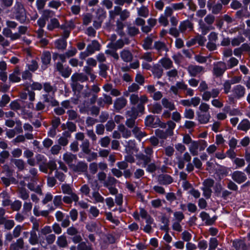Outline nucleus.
<instances>
[{"label": "nucleus", "mask_w": 250, "mask_h": 250, "mask_svg": "<svg viewBox=\"0 0 250 250\" xmlns=\"http://www.w3.org/2000/svg\"><path fill=\"white\" fill-rule=\"evenodd\" d=\"M43 90L46 93L42 95L43 101L53 106L57 105L58 102L54 99L56 88L49 83H45L43 84Z\"/></svg>", "instance_id": "nucleus-1"}, {"label": "nucleus", "mask_w": 250, "mask_h": 250, "mask_svg": "<svg viewBox=\"0 0 250 250\" xmlns=\"http://www.w3.org/2000/svg\"><path fill=\"white\" fill-rule=\"evenodd\" d=\"M14 13L16 18L21 22H23L26 20V13L23 5L20 2H16L14 7Z\"/></svg>", "instance_id": "nucleus-2"}, {"label": "nucleus", "mask_w": 250, "mask_h": 250, "mask_svg": "<svg viewBox=\"0 0 250 250\" xmlns=\"http://www.w3.org/2000/svg\"><path fill=\"white\" fill-rule=\"evenodd\" d=\"M245 94V88L240 84H238L233 86L231 90V94L229 97V100L232 101L234 99H240L244 97Z\"/></svg>", "instance_id": "nucleus-3"}, {"label": "nucleus", "mask_w": 250, "mask_h": 250, "mask_svg": "<svg viewBox=\"0 0 250 250\" xmlns=\"http://www.w3.org/2000/svg\"><path fill=\"white\" fill-rule=\"evenodd\" d=\"M227 69L226 64L223 62H218L214 63L213 73L217 76L223 75Z\"/></svg>", "instance_id": "nucleus-4"}, {"label": "nucleus", "mask_w": 250, "mask_h": 250, "mask_svg": "<svg viewBox=\"0 0 250 250\" xmlns=\"http://www.w3.org/2000/svg\"><path fill=\"white\" fill-rule=\"evenodd\" d=\"M144 110V106L142 104H138L137 107H133L130 110L127 111L128 117L136 119L139 113H142Z\"/></svg>", "instance_id": "nucleus-5"}, {"label": "nucleus", "mask_w": 250, "mask_h": 250, "mask_svg": "<svg viewBox=\"0 0 250 250\" xmlns=\"http://www.w3.org/2000/svg\"><path fill=\"white\" fill-rule=\"evenodd\" d=\"M137 164L142 167H146L151 161V158L149 155L143 153H139L137 155Z\"/></svg>", "instance_id": "nucleus-6"}, {"label": "nucleus", "mask_w": 250, "mask_h": 250, "mask_svg": "<svg viewBox=\"0 0 250 250\" xmlns=\"http://www.w3.org/2000/svg\"><path fill=\"white\" fill-rule=\"evenodd\" d=\"M196 115L197 120L202 124L208 123L210 118L209 112H196Z\"/></svg>", "instance_id": "nucleus-7"}, {"label": "nucleus", "mask_w": 250, "mask_h": 250, "mask_svg": "<svg viewBox=\"0 0 250 250\" xmlns=\"http://www.w3.org/2000/svg\"><path fill=\"white\" fill-rule=\"evenodd\" d=\"M232 178L236 183L241 184L245 181L247 176L243 172L235 171L232 174Z\"/></svg>", "instance_id": "nucleus-8"}, {"label": "nucleus", "mask_w": 250, "mask_h": 250, "mask_svg": "<svg viewBox=\"0 0 250 250\" xmlns=\"http://www.w3.org/2000/svg\"><path fill=\"white\" fill-rule=\"evenodd\" d=\"M43 236H40V243L42 247H46L47 245L52 244L56 239V236L54 234H49L45 237L46 242L44 240Z\"/></svg>", "instance_id": "nucleus-9"}, {"label": "nucleus", "mask_w": 250, "mask_h": 250, "mask_svg": "<svg viewBox=\"0 0 250 250\" xmlns=\"http://www.w3.org/2000/svg\"><path fill=\"white\" fill-rule=\"evenodd\" d=\"M71 168L76 172H86L87 165L84 162L80 161L76 165L72 166Z\"/></svg>", "instance_id": "nucleus-10"}, {"label": "nucleus", "mask_w": 250, "mask_h": 250, "mask_svg": "<svg viewBox=\"0 0 250 250\" xmlns=\"http://www.w3.org/2000/svg\"><path fill=\"white\" fill-rule=\"evenodd\" d=\"M74 25L72 22L70 23H65L61 26V28L63 29V38L62 39H66L69 37L71 30L74 27Z\"/></svg>", "instance_id": "nucleus-11"}, {"label": "nucleus", "mask_w": 250, "mask_h": 250, "mask_svg": "<svg viewBox=\"0 0 250 250\" xmlns=\"http://www.w3.org/2000/svg\"><path fill=\"white\" fill-rule=\"evenodd\" d=\"M9 79L12 83H18L21 81V73L19 67H16L13 72L9 75Z\"/></svg>", "instance_id": "nucleus-12"}, {"label": "nucleus", "mask_w": 250, "mask_h": 250, "mask_svg": "<svg viewBox=\"0 0 250 250\" xmlns=\"http://www.w3.org/2000/svg\"><path fill=\"white\" fill-rule=\"evenodd\" d=\"M51 59V54L48 51L44 52L42 56L41 59L42 63V68L45 69L47 65L49 64Z\"/></svg>", "instance_id": "nucleus-13"}, {"label": "nucleus", "mask_w": 250, "mask_h": 250, "mask_svg": "<svg viewBox=\"0 0 250 250\" xmlns=\"http://www.w3.org/2000/svg\"><path fill=\"white\" fill-rule=\"evenodd\" d=\"M37 231L38 229L34 228L30 232V236L28 241L32 245H35L38 243L39 241L40 242V239H39L37 234Z\"/></svg>", "instance_id": "nucleus-14"}, {"label": "nucleus", "mask_w": 250, "mask_h": 250, "mask_svg": "<svg viewBox=\"0 0 250 250\" xmlns=\"http://www.w3.org/2000/svg\"><path fill=\"white\" fill-rule=\"evenodd\" d=\"M200 216L203 221L205 222L207 225H211L215 222L216 218L215 217H210L209 215L206 212L202 211L200 214Z\"/></svg>", "instance_id": "nucleus-15"}, {"label": "nucleus", "mask_w": 250, "mask_h": 250, "mask_svg": "<svg viewBox=\"0 0 250 250\" xmlns=\"http://www.w3.org/2000/svg\"><path fill=\"white\" fill-rule=\"evenodd\" d=\"M126 104V100L123 97L117 98L114 103V107L115 110L119 111L124 107Z\"/></svg>", "instance_id": "nucleus-16"}, {"label": "nucleus", "mask_w": 250, "mask_h": 250, "mask_svg": "<svg viewBox=\"0 0 250 250\" xmlns=\"http://www.w3.org/2000/svg\"><path fill=\"white\" fill-rule=\"evenodd\" d=\"M100 45L99 42L96 41H93L91 43L89 44L86 47V51L89 54H92L95 51H98L100 49Z\"/></svg>", "instance_id": "nucleus-17"}, {"label": "nucleus", "mask_w": 250, "mask_h": 250, "mask_svg": "<svg viewBox=\"0 0 250 250\" xmlns=\"http://www.w3.org/2000/svg\"><path fill=\"white\" fill-rule=\"evenodd\" d=\"M120 56L123 61L125 62H129L133 59L132 53L128 50L124 49L120 53Z\"/></svg>", "instance_id": "nucleus-18"}, {"label": "nucleus", "mask_w": 250, "mask_h": 250, "mask_svg": "<svg viewBox=\"0 0 250 250\" xmlns=\"http://www.w3.org/2000/svg\"><path fill=\"white\" fill-rule=\"evenodd\" d=\"M79 199V196L75 193L67 194V195L64 196L62 198L63 202L67 204H70L73 201L77 202Z\"/></svg>", "instance_id": "nucleus-19"}, {"label": "nucleus", "mask_w": 250, "mask_h": 250, "mask_svg": "<svg viewBox=\"0 0 250 250\" xmlns=\"http://www.w3.org/2000/svg\"><path fill=\"white\" fill-rule=\"evenodd\" d=\"M76 156L70 152H66L63 155V160L71 167L72 163L74 160L76 159Z\"/></svg>", "instance_id": "nucleus-20"}, {"label": "nucleus", "mask_w": 250, "mask_h": 250, "mask_svg": "<svg viewBox=\"0 0 250 250\" xmlns=\"http://www.w3.org/2000/svg\"><path fill=\"white\" fill-rule=\"evenodd\" d=\"M4 225L6 229H11L14 226L15 223L13 220L6 219L5 218H0V225Z\"/></svg>", "instance_id": "nucleus-21"}, {"label": "nucleus", "mask_w": 250, "mask_h": 250, "mask_svg": "<svg viewBox=\"0 0 250 250\" xmlns=\"http://www.w3.org/2000/svg\"><path fill=\"white\" fill-rule=\"evenodd\" d=\"M24 242L21 238L17 240L16 242L11 244L10 250H21L23 249Z\"/></svg>", "instance_id": "nucleus-22"}, {"label": "nucleus", "mask_w": 250, "mask_h": 250, "mask_svg": "<svg viewBox=\"0 0 250 250\" xmlns=\"http://www.w3.org/2000/svg\"><path fill=\"white\" fill-rule=\"evenodd\" d=\"M71 79L73 82L82 83L87 80V77L83 73H75L72 75Z\"/></svg>", "instance_id": "nucleus-23"}, {"label": "nucleus", "mask_w": 250, "mask_h": 250, "mask_svg": "<svg viewBox=\"0 0 250 250\" xmlns=\"http://www.w3.org/2000/svg\"><path fill=\"white\" fill-rule=\"evenodd\" d=\"M192 28V24L188 20L182 21L179 25V29L182 33L187 30H191Z\"/></svg>", "instance_id": "nucleus-24"}, {"label": "nucleus", "mask_w": 250, "mask_h": 250, "mask_svg": "<svg viewBox=\"0 0 250 250\" xmlns=\"http://www.w3.org/2000/svg\"><path fill=\"white\" fill-rule=\"evenodd\" d=\"M203 70V67L201 66L191 65L188 67V72L191 76H195Z\"/></svg>", "instance_id": "nucleus-25"}, {"label": "nucleus", "mask_w": 250, "mask_h": 250, "mask_svg": "<svg viewBox=\"0 0 250 250\" xmlns=\"http://www.w3.org/2000/svg\"><path fill=\"white\" fill-rule=\"evenodd\" d=\"M188 149L193 156H196L199 153V147L197 141H194L188 146Z\"/></svg>", "instance_id": "nucleus-26"}, {"label": "nucleus", "mask_w": 250, "mask_h": 250, "mask_svg": "<svg viewBox=\"0 0 250 250\" xmlns=\"http://www.w3.org/2000/svg\"><path fill=\"white\" fill-rule=\"evenodd\" d=\"M237 128L244 131H247L250 128V122L248 119H244L239 124Z\"/></svg>", "instance_id": "nucleus-27"}, {"label": "nucleus", "mask_w": 250, "mask_h": 250, "mask_svg": "<svg viewBox=\"0 0 250 250\" xmlns=\"http://www.w3.org/2000/svg\"><path fill=\"white\" fill-rule=\"evenodd\" d=\"M233 246L237 250H250L244 241L242 240H235L233 242Z\"/></svg>", "instance_id": "nucleus-28"}, {"label": "nucleus", "mask_w": 250, "mask_h": 250, "mask_svg": "<svg viewBox=\"0 0 250 250\" xmlns=\"http://www.w3.org/2000/svg\"><path fill=\"white\" fill-rule=\"evenodd\" d=\"M125 44L124 42L123 39H120L118 40L115 42H110L107 44V47L111 49H120L122 48Z\"/></svg>", "instance_id": "nucleus-29"}, {"label": "nucleus", "mask_w": 250, "mask_h": 250, "mask_svg": "<svg viewBox=\"0 0 250 250\" xmlns=\"http://www.w3.org/2000/svg\"><path fill=\"white\" fill-rule=\"evenodd\" d=\"M199 31L201 32L203 35H205L209 30V27L202 20H200L198 22Z\"/></svg>", "instance_id": "nucleus-30"}, {"label": "nucleus", "mask_w": 250, "mask_h": 250, "mask_svg": "<svg viewBox=\"0 0 250 250\" xmlns=\"http://www.w3.org/2000/svg\"><path fill=\"white\" fill-rule=\"evenodd\" d=\"M125 151L127 154H132L135 148V143L134 140H129L126 142L125 145Z\"/></svg>", "instance_id": "nucleus-31"}, {"label": "nucleus", "mask_w": 250, "mask_h": 250, "mask_svg": "<svg viewBox=\"0 0 250 250\" xmlns=\"http://www.w3.org/2000/svg\"><path fill=\"white\" fill-rule=\"evenodd\" d=\"M154 48L157 50L159 53L167 50L165 43L161 41L155 42L154 44Z\"/></svg>", "instance_id": "nucleus-32"}, {"label": "nucleus", "mask_w": 250, "mask_h": 250, "mask_svg": "<svg viewBox=\"0 0 250 250\" xmlns=\"http://www.w3.org/2000/svg\"><path fill=\"white\" fill-rule=\"evenodd\" d=\"M37 36L39 41L43 45L47 44V41L43 38L44 31L42 28H39L37 31Z\"/></svg>", "instance_id": "nucleus-33"}, {"label": "nucleus", "mask_w": 250, "mask_h": 250, "mask_svg": "<svg viewBox=\"0 0 250 250\" xmlns=\"http://www.w3.org/2000/svg\"><path fill=\"white\" fill-rule=\"evenodd\" d=\"M162 66L166 69L170 68L172 65V61L168 58H164L159 61Z\"/></svg>", "instance_id": "nucleus-34"}, {"label": "nucleus", "mask_w": 250, "mask_h": 250, "mask_svg": "<svg viewBox=\"0 0 250 250\" xmlns=\"http://www.w3.org/2000/svg\"><path fill=\"white\" fill-rule=\"evenodd\" d=\"M153 40L150 37H146L144 41L143 47L144 49L148 50L152 48Z\"/></svg>", "instance_id": "nucleus-35"}, {"label": "nucleus", "mask_w": 250, "mask_h": 250, "mask_svg": "<svg viewBox=\"0 0 250 250\" xmlns=\"http://www.w3.org/2000/svg\"><path fill=\"white\" fill-rule=\"evenodd\" d=\"M162 103L165 108L168 109L169 110H173L174 109V104L173 103L169 101L166 98H164L162 100Z\"/></svg>", "instance_id": "nucleus-36"}, {"label": "nucleus", "mask_w": 250, "mask_h": 250, "mask_svg": "<svg viewBox=\"0 0 250 250\" xmlns=\"http://www.w3.org/2000/svg\"><path fill=\"white\" fill-rule=\"evenodd\" d=\"M92 196L95 203H104V198L98 191H94L92 192Z\"/></svg>", "instance_id": "nucleus-37"}, {"label": "nucleus", "mask_w": 250, "mask_h": 250, "mask_svg": "<svg viewBox=\"0 0 250 250\" xmlns=\"http://www.w3.org/2000/svg\"><path fill=\"white\" fill-rule=\"evenodd\" d=\"M138 14L141 17L146 18L148 16L149 11L148 9L146 6H142L140 8H137Z\"/></svg>", "instance_id": "nucleus-38"}, {"label": "nucleus", "mask_w": 250, "mask_h": 250, "mask_svg": "<svg viewBox=\"0 0 250 250\" xmlns=\"http://www.w3.org/2000/svg\"><path fill=\"white\" fill-rule=\"evenodd\" d=\"M61 189L63 194H69L75 193L73 191L72 187L68 184H62L61 186Z\"/></svg>", "instance_id": "nucleus-39"}, {"label": "nucleus", "mask_w": 250, "mask_h": 250, "mask_svg": "<svg viewBox=\"0 0 250 250\" xmlns=\"http://www.w3.org/2000/svg\"><path fill=\"white\" fill-rule=\"evenodd\" d=\"M19 197L23 200H26L29 197V193L25 188H20L19 189Z\"/></svg>", "instance_id": "nucleus-40"}, {"label": "nucleus", "mask_w": 250, "mask_h": 250, "mask_svg": "<svg viewBox=\"0 0 250 250\" xmlns=\"http://www.w3.org/2000/svg\"><path fill=\"white\" fill-rule=\"evenodd\" d=\"M133 133L134 134L135 137L138 140H140L141 138L146 136L144 132L141 131L140 128L138 127H135L132 130Z\"/></svg>", "instance_id": "nucleus-41"}, {"label": "nucleus", "mask_w": 250, "mask_h": 250, "mask_svg": "<svg viewBox=\"0 0 250 250\" xmlns=\"http://www.w3.org/2000/svg\"><path fill=\"white\" fill-rule=\"evenodd\" d=\"M66 45V42L64 39H59L55 41V45L58 49H64Z\"/></svg>", "instance_id": "nucleus-42"}, {"label": "nucleus", "mask_w": 250, "mask_h": 250, "mask_svg": "<svg viewBox=\"0 0 250 250\" xmlns=\"http://www.w3.org/2000/svg\"><path fill=\"white\" fill-rule=\"evenodd\" d=\"M238 60L234 57H231L228 61L227 67V68L230 69L236 65L238 63Z\"/></svg>", "instance_id": "nucleus-43"}, {"label": "nucleus", "mask_w": 250, "mask_h": 250, "mask_svg": "<svg viewBox=\"0 0 250 250\" xmlns=\"http://www.w3.org/2000/svg\"><path fill=\"white\" fill-rule=\"evenodd\" d=\"M117 28L116 29V31L117 33L120 35L121 36H123L125 35V33L123 31L124 25L123 22L118 21L116 22Z\"/></svg>", "instance_id": "nucleus-44"}, {"label": "nucleus", "mask_w": 250, "mask_h": 250, "mask_svg": "<svg viewBox=\"0 0 250 250\" xmlns=\"http://www.w3.org/2000/svg\"><path fill=\"white\" fill-rule=\"evenodd\" d=\"M245 41V39L241 36L233 38L231 42L232 46H238L241 43Z\"/></svg>", "instance_id": "nucleus-45"}, {"label": "nucleus", "mask_w": 250, "mask_h": 250, "mask_svg": "<svg viewBox=\"0 0 250 250\" xmlns=\"http://www.w3.org/2000/svg\"><path fill=\"white\" fill-rule=\"evenodd\" d=\"M59 26V22L57 19H52L51 20L50 23L47 25V28L49 30H52L54 28Z\"/></svg>", "instance_id": "nucleus-46"}, {"label": "nucleus", "mask_w": 250, "mask_h": 250, "mask_svg": "<svg viewBox=\"0 0 250 250\" xmlns=\"http://www.w3.org/2000/svg\"><path fill=\"white\" fill-rule=\"evenodd\" d=\"M57 243L61 247H65L67 245V241L65 236L64 235L59 236L57 239Z\"/></svg>", "instance_id": "nucleus-47"}, {"label": "nucleus", "mask_w": 250, "mask_h": 250, "mask_svg": "<svg viewBox=\"0 0 250 250\" xmlns=\"http://www.w3.org/2000/svg\"><path fill=\"white\" fill-rule=\"evenodd\" d=\"M32 208V204L30 202H25L23 205L22 212L24 214H28Z\"/></svg>", "instance_id": "nucleus-48"}, {"label": "nucleus", "mask_w": 250, "mask_h": 250, "mask_svg": "<svg viewBox=\"0 0 250 250\" xmlns=\"http://www.w3.org/2000/svg\"><path fill=\"white\" fill-rule=\"evenodd\" d=\"M127 32L130 36H133L138 34L139 29L134 26H128Z\"/></svg>", "instance_id": "nucleus-49"}, {"label": "nucleus", "mask_w": 250, "mask_h": 250, "mask_svg": "<svg viewBox=\"0 0 250 250\" xmlns=\"http://www.w3.org/2000/svg\"><path fill=\"white\" fill-rule=\"evenodd\" d=\"M141 59L145 62H151L153 60V57L151 52H146L142 55Z\"/></svg>", "instance_id": "nucleus-50"}, {"label": "nucleus", "mask_w": 250, "mask_h": 250, "mask_svg": "<svg viewBox=\"0 0 250 250\" xmlns=\"http://www.w3.org/2000/svg\"><path fill=\"white\" fill-rule=\"evenodd\" d=\"M106 218L116 226L120 223L119 220L117 218L113 217L111 212L106 213Z\"/></svg>", "instance_id": "nucleus-51"}, {"label": "nucleus", "mask_w": 250, "mask_h": 250, "mask_svg": "<svg viewBox=\"0 0 250 250\" xmlns=\"http://www.w3.org/2000/svg\"><path fill=\"white\" fill-rule=\"evenodd\" d=\"M71 87L72 89L75 92H80L81 90H82L83 88V86L80 84L79 83L77 82H73L71 83Z\"/></svg>", "instance_id": "nucleus-52"}, {"label": "nucleus", "mask_w": 250, "mask_h": 250, "mask_svg": "<svg viewBox=\"0 0 250 250\" xmlns=\"http://www.w3.org/2000/svg\"><path fill=\"white\" fill-rule=\"evenodd\" d=\"M184 218V215L181 211H175L173 213V221L181 222Z\"/></svg>", "instance_id": "nucleus-53"}, {"label": "nucleus", "mask_w": 250, "mask_h": 250, "mask_svg": "<svg viewBox=\"0 0 250 250\" xmlns=\"http://www.w3.org/2000/svg\"><path fill=\"white\" fill-rule=\"evenodd\" d=\"M210 108L209 105L205 103H202L199 107V111L197 112H209V109Z\"/></svg>", "instance_id": "nucleus-54"}, {"label": "nucleus", "mask_w": 250, "mask_h": 250, "mask_svg": "<svg viewBox=\"0 0 250 250\" xmlns=\"http://www.w3.org/2000/svg\"><path fill=\"white\" fill-rule=\"evenodd\" d=\"M218 245V241L216 238H210L209 243V248L213 250H216Z\"/></svg>", "instance_id": "nucleus-55"}, {"label": "nucleus", "mask_w": 250, "mask_h": 250, "mask_svg": "<svg viewBox=\"0 0 250 250\" xmlns=\"http://www.w3.org/2000/svg\"><path fill=\"white\" fill-rule=\"evenodd\" d=\"M116 181V180L112 177L108 176L106 181L104 182V186L105 187H108L114 185Z\"/></svg>", "instance_id": "nucleus-56"}, {"label": "nucleus", "mask_w": 250, "mask_h": 250, "mask_svg": "<svg viewBox=\"0 0 250 250\" xmlns=\"http://www.w3.org/2000/svg\"><path fill=\"white\" fill-rule=\"evenodd\" d=\"M209 57L210 56H203L201 55H197L195 56V60L200 63H203L206 62Z\"/></svg>", "instance_id": "nucleus-57"}, {"label": "nucleus", "mask_w": 250, "mask_h": 250, "mask_svg": "<svg viewBox=\"0 0 250 250\" xmlns=\"http://www.w3.org/2000/svg\"><path fill=\"white\" fill-rule=\"evenodd\" d=\"M36 161L37 164L40 165L46 164L47 160L44 156L41 154H38L36 157Z\"/></svg>", "instance_id": "nucleus-58"}, {"label": "nucleus", "mask_w": 250, "mask_h": 250, "mask_svg": "<svg viewBox=\"0 0 250 250\" xmlns=\"http://www.w3.org/2000/svg\"><path fill=\"white\" fill-rule=\"evenodd\" d=\"M27 66L29 70L32 71H35L38 67V63L36 61L32 60L27 64Z\"/></svg>", "instance_id": "nucleus-59"}, {"label": "nucleus", "mask_w": 250, "mask_h": 250, "mask_svg": "<svg viewBox=\"0 0 250 250\" xmlns=\"http://www.w3.org/2000/svg\"><path fill=\"white\" fill-rule=\"evenodd\" d=\"M22 229L23 227L22 226L17 225L16 226L13 230V235L14 237L15 238L19 237Z\"/></svg>", "instance_id": "nucleus-60"}, {"label": "nucleus", "mask_w": 250, "mask_h": 250, "mask_svg": "<svg viewBox=\"0 0 250 250\" xmlns=\"http://www.w3.org/2000/svg\"><path fill=\"white\" fill-rule=\"evenodd\" d=\"M180 221H173L172 220V228L173 230L180 232L182 230V226L180 224Z\"/></svg>", "instance_id": "nucleus-61"}, {"label": "nucleus", "mask_w": 250, "mask_h": 250, "mask_svg": "<svg viewBox=\"0 0 250 250\" xmlns=\"http://www.w3.org/2000/svg\"><path fill=\"white\" fill-rule=\"evenodd\" d=\"M98 164H97L96 163L93 162L89 164V170L90 173H91V174H96L98 171Z\"/></svg>", "instance_id": "nucleus-62"}, {"label": "nucleus", "mask_w": 250, "mask_h": 250, "mask_svg": "<svg viewBox=\"0 0 250 250\" xmlns=\"http://www.w3.org/2000/svg\"><path fill=\"white\" fill-rule=\"evenodd\" d=\"M194 116V111L191 109H186L184 112V117L187 119H192Z\"/></svg>", "instance_id": "nucleus-63"}, {"label": "nucleus", "mask_w": 250, "mask_h": 250, "mask_svg": "<svg viewBox=\"0 0 250 250\" xmlns=\"http://www.w3.org/2000/svg\"><path fill=\"white\" fill-rule=\"evenodd\" d=\"M78 250H92L90 246H88L85 242L80 243L77 247Z\"/></svg>", "instance_id": "nucleus-64"}]
</instances>
